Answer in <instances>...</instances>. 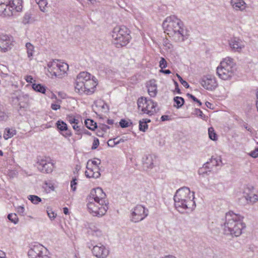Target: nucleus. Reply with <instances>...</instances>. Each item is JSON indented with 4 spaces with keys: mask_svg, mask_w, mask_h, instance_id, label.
<instances>
[{
    "mask_svg": "<svg viewBox=\"0 0 258 258\" xmlns=\"http://www.w3.org/2000/svg\"><path fill=\"white\" fill-rule=\"evenodd\" d=\"M48 72L52 75L58 78H62L67 73L69 66L66 63L53 61L48 64Z\"/></svg>",
    "mask_w": 258,
    "mask_h": 258,
    "instance_id": "6e6552de",
    "label": "nucleus"
},
{
    "mask_svg": "<svg viewBox=\"0 0 258 258\" xmlns=\"http://www.w3.org/2000/svg\"><path fill=\"white\" fill-rule=\"evenodd\" d=\"M221 226L223 233L225 235L237 237L242 234L241 216L233 212L226 214L224 223Z\"/></svg>",
    "mask_w": 258,
    "mask_h": 258,
    "instance_id": "7ed1b4c3",
    "label": "nucleus"
},
{
    "mask_svg": "<svg viewBox=\"0 0 258 258\" xmlns=\"http://www.w3.org/2000/svg\"><path fill=\"white\" fill-rule=\"evenodd\" d=\"M28 254L30 258H49L47 248L38 243L31 246Z\"/></svg>",
    "mask_w": 258,
    "mask_h": 258,
    "instance_id": "9d476101",
    "label": "nucleus"
},
{
    "mask_svg": "<svg viewBox=\"0 0 258 258\" xmlns=\"http://www.w3.org/2000/svg\"><path fill=\"white\" fill-rule=\"evenodd\" d=\"M195 193L191 192L189 188L187 187H183L178 189L175 195L174 196L175 199L187 200L186 202L188 203L189 205L192 203V201H194L195 199Z\"/></svg>",
    "mask_w": 258,
    "mask_h": 258,
    "instance_id": "4468645a",
    "label": "nucleus"
},
{
    "mask_svg": "<svg viewBox=\"0 0 258 258\" xmlns=\"http://www.w3.org/2000/svg\"><path fill=\"white\" fill-rule=\"evenodd\" d=\"M148 94L151 97H155L157 93V86L155 80L150 81L147 84Z\"/></svg>",
    "mask_w": 258,
    "mask_h": 258,
    "instance_id": "b1692460",
    "label": "nucleus"
},
{
    "mask_svg": "<svg viewBox=\"0 0 258 258\" xmlns=\"http://www.w3.org/2000/svg\"><path fill=\"white\" fill-rule=\"evenodd\" d=\"M71 188L72 191H75L77 188V182L76 178H74L71 181Z\"/></svg>",
    "mask_w": 258,
    "mask_h": 258,
    "instance_id": "8fccbe9b",
    "label": "nucleus"
},
{
    "mask_svg": "<svg viewBox=\"0 0 258 258\" xmlns=\"http://www.w3.org/2000/svg\"><path fill=\"white\" fill-rule=\"evenodd\" d=\"M208 134L210 139L213 141H216L217 139V135L214 132L213 127H211L208 129Z\"/></svg>",
    "mask_w": 258,
    "mask_h": 258,
    "instance_id": "58836bf2",
    "label": "nucleus"
},
{
    "mask_svg": "<svg viewBox=\"0 0 258 258\" xmlns=\"http://www.w3.org/2000/svg\"><path fill=\"white\" fill-rule=\"evenodd\" d=\"M148 128V125L146 124V121H143L140 120L139 121V130L141 131L145 132Z\"/></svg>",
    "mask_w": 258,
    "mask_h": 258,
    "instance_id": "37998d69",
    "label": "nucleus"
},
{
    "mask_svg": "<svg viewBox=\"0 0 258 258\" xmlns=\"http://www.w3.org/2000/svg\"><path fill=\"white\" fill-rule=\"evenodd\" d=\"M130 30L125 26L115 27L111 33L112 42L116 47L125 46L131 37Z\"/></svg>",
    "mask_w": 258,
    "mask_h": 258,
    "instance_id": "39448f33",
    "label": "nucleus"
},
{
    "mask_svg": "<svg viewBox=\"0 0 258 258\" xmlns=\"http://www.w3.org/2000/svg\"><path fill=\"white\" fill-rule=\"evenodd\" d=\"M100 110L102 111L106 112L108 110V107L107 105L104 102V105H101Z\"/></svg>",
    "mask_w": 258,
    "mask_h": 258,
    "instance_id": "680f3d73",
    "label": "nucleus"
},
{
    "mask_svg": "<svg viewBox=\"0 0 258 258\" xmlns=\"http://www.w3.org/2000/svg\"><path fill=\"white\" fill-rule=\"evenodd\" d=\"M87 208L89 212L93 216L101 217L104 215L107 212L108 207V202H101L97 201H94L87 199Z\"/></svg>",
    "mask_w": 258,
    "mask_h": 258,
    "instance_id": "0eeeda50",
    "label": "nucleus"
},
{
    "mask_svg": "<svg viewBox=\"0 0 258 258\" xmlns=\"http://www.w3.org/2000/svg\"><path fill=\"white\" fill-rule=\"evenodd\" d=\"M16 134V131L14 128H6L5 130L3 137L5 140H8L12 138Z\"/></svg>",
    "mask_w": 258,
    "mask_h": 258,
    "instance_id": "cd10ccee",
    "label": "nucleus"
},
{
    "mask_svg": "<svg viewBox=\"0 0 258 258\" xmlns=\"http://www.w3.org/2000/svg\"><path fill=\"white\" fill-rule=\"evenodd\" d=\"M100 163L101 161L99 159H97V160L90 161V167H92L94 168H95L96 167L97 168H99L98 166L99 164H100Z\"/></svg>",
    "mask_w": 258,
    "mask_h": 258,
    "instance_id": "49530a36",
    "label": "nucleus"
},
{
    "mask_svg": "<svg viewBox=\"0 0 258 258\" xmlns=\"http://www.w3.org/2000/svg\"><path fill=\"white\" fill-rule=\"evenodd\" d=\"M200 82L204 88L211 91L215 90L218 86L216 77L212 75L203 76Z\"/></svg>",
    "mask_w": 258,
    "mask_h": 258,
    "instance_id": "ddd939ff",
    "label": "nucleus"
},
{
    "mask_svg": "<svg viewBox=\"0 0 258 258\" xmlns=\"http://www.w3.org/2000/svg\"><path fill=\"white\" fill-rule=\"evenodd\" d=\"M132 124L130 121H127L124 119H121L119 121V125L122 128H125L130 126Z\"/></svg>",
    "mask_w": 258,
    "mask_h": 258,
    "instance_id": "79ce46f5",
    "label": "nucleus"
},
{
    "mask_svg": "<svg viewBox=\"0 0 258 258\" xmlns=\"http://www.w3.org/2000/svg\"><path fill=\"white\" fill-rule=\"evenodd\" d=\"M92 251L93 255L98 258H105L109 254V250L101 243L94 246Z\"/></svg>",
    "mask_w": 258,
    "mask_h": 258,
    "instance_id": "f3484780",
    "label": "nucleus"
},
{
    "mask_svg": "<svg viewBox=\"0 0 258 258\" xmlns=\"http://www.w3.org/2000/svg\"><path fill=\"white\" fill-rule=\"evenodd\" d=\"M8 218L10 221H11L12 222L14 223L15 224L18 222V218L16 214H9L8 215Z\"/></svg>",
    "mask_w": 258,
    "mask_h": 258,
    "instance_id": "a19ab883",
    "label": "nucleus"
},
{
    "mask_svg": "<svg viewBox=\"0 0 258 258\" xmlns=\"http://www.w3.org/2000/svg\"><path fill=\"white\" fill-rule=\"evenodd\" d=\"M167 67V63L164 58L161 57L159 61V67L161 69L165 68Z\"/></svg>",
    "mask_w": 258,
    "mask_h": 258,
    "instance_id": "de8ad7c7",
    "label": "nucleus"
},
{
    "mask_svg": "<svg viewBox=\"0 0 258 258\" xmlns=\"http://www.w3.org/2000/svg\"><path fill=\"white\" fill-rule=\"evenodd\" d=\"M230 4L235 11H241L242 0H230Z\"/></svg>",
    "mask_w": 258,
    "mask_h": 258,
    "instance_id": "7c9ffc66",
    "label": "nucleus"
},
{
    "mask_svg": "<svg viewBox=\"0 0 258 258\" xmlns=\"http://www.w3.org/2000/svg\"><path fill=\"white\" fill-rule=\"evenodd\" d=\"M94 105L96 107L100 109L101 105H104V102L103 100H98L94 102Z\"/></svg>",
    "mask_w": 258,
    "mask_h": 258,
    "instance_id": "864d4df0",
    "label": "nucleus"
},
{
    "mask_svg": "<svg viewBox=\"0 0 258 258\" xmlns=\"http://www.w3.org/2000/svg\"><path fill=\"white\" fill-rule=\"evenodd\" d=\"M216 71L219 78L223 80H229L234 75L236 63L232 58L227 57L221 61Z\"/></svg>",
    "mask_w": 258,
    "mask_h": 258,
    "instance_id": "20e7f679",
    "label": "nucleus"
},
{
    "mask_svg": "<svg viewBox=\"0 0 258 258\" xmlns=\"http://www.w3.org/2000/svg\"><path fill=\"white\" fill-rule=\"evenodd\" d=\"M195 114L203 119H205L206 116L200 109H196Z\"/></svg>",
    "mask_w": 258,
    "mask_h": 258,
    "instance_id": "a18cd8bd",
    "label": "nucleus"
},
{
    "mask_svg": "<svg viewBox=\"0 0 258 258\" xmlns=\"http://www.w3.org/2000/svg\"><path fill=\"white\" fill-rule=\"evenodd\" d=\"M162 26L165 33L175 42H183L189 37V32L183 22L175 15L167 17Z\"/></svg>",
    "mask_w": 258,
    "mask_h": 258,
    "instance_id": "f257e3e1",
    "label": "nucleus"
},
{
    "mask_svg": "<svg viewBox=\"0 0 258 258\" xmlns=\"http://www.w3.org/2000/svg\"><path fill=\"white\" fill-rule=\"evenodd\" d=\"M152 104L153 105V106L151 105L148 106L147 107H146L147 111L143 112V113H145L151 116L156 113L157 112L156 108L157 107V103L153 100Z\"/></svg>",
    "mask_w": 258,
    "mask_h": 258,
    "instance_id": "bb28decb",
    "label": "nucleus"
},
{
    "mask_svg": "<svg viewBox=\"0 0 258 258\" xmlns=\"http://www.w3.org/2000/svg\"><path fill=\"white\" fill-rule=\"evenodd\" d=\"M15 45L12 36L6 34L0 35V51L7 52L11 50Z\"/></svg>",
    "mask_w": 258,
    "mask_h": 258,
    "instance_id": "2eb2a0df",
    "label": "nucleus"
},
{
    "mask_svg": "<svg viewBox=\"0 0 258 258\" xmlns=\"http://www.w3.org/2000/svg\"><path fill=\"white\" fill-rule=\"evenodd\" d=\"M117 138H114L113 139H110L107 142V144L109 146L113 147L116 145V140Z\"/></svg>",
    "mask_w": 258,
    "mask_h": 258,
    "instance_id": "6e6d98bb",
    "label": "nucleus"
},
{
    "mask_svg": "<svg viewBox=\"0 0 258 258\" xmlns=\"http://www.w3.org/2000/svg\"><path fill=\"white\" fill-rule=\"evenodd\" d=\"M26 81L28 83H32L33 81V77L30 75H27L25 77Z\"/></svg>",
    "mask_w": 258,
    "mask_h": 258,
    "instance_id": "052dcab7",
    "label": "nucleus"
},
{
    "mask_svg": "<svg viewBox=\"0 0 258 258\" xmlns=\"http://www.w3.org/2000/svg\"><path fill=\"white\" fill-rule=\"evenodd\" d=\"M60 107V105L55 103H52L51 105V109L54 110H57V109H59Z\"/></svg>",
    "mask_w": 258,
    "mask_h": 258,
    "instance_id": "bf43d9fd",
    "label": "nucleus"
},
{
    "mask_svg": "<svg viewBox=\"0 0 258 258\" xmlns=\"http://www.w3.org/2000/svg\"><path fill=\"white\" fill-rule=\"evenodd\" d=\"M31 17V15L29 13H26L23 18V23L24 24H27L30 22Z\"/></svg>",
    "mask_w": 258,
    "mask_h": 258,
    "instance_id": "3c124183",
    "label": "nucleus"
},
{
    "mask_svg": "<svg viewBox=\"0 0 258 258\" xmlns=\"http://www.w3.org/2000/svg\"><path fill=\"white\" fill-rule=\"evenodd\" d=\"M106 194L100 187H97L91 190L87 199H90L94 201H99L101 202H107L106 200Z\"/></svg>",
    "mask_w": 258,
    "mask_h": 258,
    "instance_id": "dca6fc26",
    "label": "nucleus"
},
{
    "mask_svg": "<svg viewBox=\"0 0 258 258\" xmlns=\"http://www.w3.org/2000/svg\"><path fill=\"white\" fill-rule=\"evenodd\" d=\"M85 124L87 128L94 130L97 127V124L92 119H87L85 121Z\"/></svg>",
    "mask_w": 258,
    "mask_h": 258,
    "instance_id": "473e14b6",
    "label": "nucleus"
},
{
    "mask_svg": "<svg viewBox=\"0 0 258 258\" xmlns=\"http://www.w3.org/2000/svg\"><path fill=\"white\" fill-rule=\"evenodd\" d=\"M163 44L165 49L167 51L169 52H171L172 51L173 48V45L170 42V41L168 39H164Z\"/></svg>",
    "mask_w": 258,
    "mask_h": 258,
    "instance_id": "f704fd0d",
    "label": "nucleus"
},
{
    "mask_svg": "<svg viewBox=\"0 0 258 258\" xmlns=\"http://www.w3.org/2000/svg\"><path fill=\"white\" fill-rule=\"evenodd\" d=\"M221 164L222 160L220 157L216 158L212 157L209 161L204 164L202 170L207 169H209L208 171H203V173H207L208 172L211 171V169H212L214 167L219 166Z\"/></svg>",
    "mask_w": 258,
    "mask_h": 258,
    "instance_id": "6ab92c4d",
    "label": "nucleus"
},
{
    "mask_svg": "<svg viewBox=\"0 0 258 258\" xmlns=\"http://www.w3.org/2000/svg\"><path fill=\"white\" fill-rule=\"evenodd\" d=\"M25 47L26 49L27 56L29 60H31L33 58V54L34 52V47L30 42L26 43L25 44Z\"/></svg>",
    "mask_w": 258,
    "mask_h": 258,
    "instance_id": "a878e982",
    "label": "nucleus"
},
{
    "mask_svg": "<svg viewBox=\"0 0 258 258\" xmlns=\"http://www.w3.org/2000/svg\"><path fill=\"white\" fill-rule=\"evenodd\" d=\"M244 112L245 114V120L247 122L252 121L255 116L254 110L252 108V102H247L245 104Z\"/></svg>",
    "mask_w": 258,
    "mask_h": 258,
    "instance_id": "412c9836",
    "label": "nucleus"
},
{
    "mask_svg": "<svg viewBox=\"0 0 258 258\" xmlns=\"http://www.w3.org/2000/svg\"><path fill=\"white\" fill-rule=\"evenodd\" d=\"M174 206L176 209L180 213H185L192 211L196 207V203L192 201L191 205L188 204L187 200L174 198Z\"/></svg>",
    "mask_w": 258,
    "mask_h": 258,
    "instance_id": "9b49d317",
    "label": "nucleus"
},
{
    "mask_svg": "<svg viewBox=\"0 0 258 258\" xmlns=\"http://www.w3.org/2000/svg\"><path fill=\"white\" fill-rule=\"evenodd\" d=\"M56 125L63 136L66 138L72 136V132L70 130L68 129V125L66 122L59 120L56 122Z\"/></svg>",
    "mask_w": 258,
    "mask_h": 258,
    "instance_id": "aec40b11",
    "label": "nucleus"
},
{
    "mask_svg": "<svg viewBox=\"0 0 258 258\" xmlns=\"http://www.w3.org/2000/svg\"><path fill=\"white\" fill-rule=\"evenodd\" d=\"M187 96L190 98L191 99H192V100L195 102L198 101V99L195 97L194 96V95H192V94H187Z\"/></svg>",
    "mask_w": 258,
    "mask_h": 258,
    "instance_id": "0e129e2a",
    "label": "nucleus"
},
{
    "mask_svg": "<svg viewBox=\"0 0 258 258\" xmlns=\"http://www.w3.org/2000/svg\"><path fill=\"white\" fill-rule=\"evenodd\" d=\"M8 117V114L0 109V121H6L7 120Z\"/></svg>",
    "mask_w": 258,
    "mask_h": 258,
    "instance_id": "c03bdc74",
    "label": "nucleus"
},
{
    "mask_svg": "<svg viewBox=\"0 0 258 258\" xmlns=\"http://www.w3.org/2000/svg\"><path fill=\"white\" fill-rule=\"evenodd\" d=\"M32 87L33 89L36 92H40L43 94L45 93V87L40 84H33Z\"/></svg>",
    "mask_w": 258,
    "mask_h": 258,
    "instance_id": "2f4dec72",
    "label": "nucleus"
},
{
    "mask_svg": "<svg viewBox=\"0 0 258 258\" xmlns=\"http://www.w3.org/2000/svg\"><path fill=\"white\" fill-rule=\"evenodd\" d=\"M68 121L69 122L73 125V124L76 123V124H79L80 121L79 119H76L73 116H69L68 117Z\"/></svg>",
    "mask_w": 258,
    "mask_h": 258,
    "instance_id": "09e8293b",
    "label": "nucleus"
},
{
    "mask_svg": "<svg viewBox=\"0 0 258 258\" xmlns=\"http://www.w3.org/2000/svg\"><path fill=\"white\" fill-rule=\"evenodd\" d=\"M37 166L41 172L49 173L53 170V163L49 157H42L37 159Z\"/></svg>",
    "mask_w": 258,
    "mask_h": 258,
    "instance_id": "f8f14e48",
    "label": "nucleus"
},
{
    "mask_svg": "<svg viewBox=\"0 0 258 258\" xmlns=\"http://www.w3.org/2000/svg\"><path fill=\"white\" fill-rule=\"evenodd\" d=\"M181 84L186 88H188L189 87V85H188L187 82L184 80L182 81V82L181 83Z\"/></svg>",
    "mask_w": 258,
    "mask_h": 258,
    "instance_id": "69168bd1",
    "label": "nucleus"
},
{
    "mask_svg": "<svg viewBox=\"0 0 258 258\" xmlns=\"http://www.w3.org/2000/svg\"><path fill=\"white\" fill-rule=\"evenodd\" d=\"M17 213L21 216H24L25 208L23 206H19L17 208Z\"/></svg>",
    "mask_w": 258,
    "mask_h": 258,
    "instance_id": "603ef678",
    "label": "nucleus"
},
{
    "mask_svg": "<svg viewBox=\"0 0 258 258\" xmlns=\"http://www.w3.org/2000/svg\"><path fill=\"white\" fill-rule=\"evenodd\" d=\"M244 197L248 204H253L258 201V197L253 194H248Z\"/></svg>",
    "mask_w": 258,
    "mask_h": 258,
    "instance_id": "c85d7f7f",
    "label": "nucleus"
},
{
    "mask_svg": "<svg viewBox=\"0 0 258 258\" xmlns=\"http://www.w3.org/2000/svg\"><path fill=\"white\" fill-rule=\"evenodd\" d=\"M149 214L148 210L141 205H138L131 211L130 220L137 223L143 220Z\"/></svg>",
    "mask_w": 258,
    "mask_h": 258,
    "instance_id": "1a4fd4ad",
    "label": "nucleus"
},
{
    "mask_svg": "<svg viewBox=\"0 0 258 258\" xmlns=\"http://www.w3.org/2000/svg\"><path fill=\"white\" fill-rule=\"evenodd\" d=\"M161 119L162 121H166L169 120V116L168 115H162L161 117Z\"/></svg>",
    "mask_w": 258,
    "mask_h": 258,
    "instance_id": "338daca9",
    "label": "nucleus"
},
{
    "mask_svg": "<svg viewBox=\"0 0 258 258\" xmlns=\"http://www.w3.org/2000/svg\"><path fill=\"white\" fill-rule=\"evenodd\" d=\"M230 50L240 53L242 50V41L239 37H233L229 40Z\"/></svg>",
    "mask_w": 258,
    "mask_h": 258,
    "instance_id": "a211bd4d",
    "label": "nucleus"
},
{
    "mask_svg": "<svg viewBox=\"0 0 258 258\" xmlns=\"http://www.w3.org/2000/svg\"><path fill=\"white\" fill-rule=\"evenodd\" d=\"M174 101L176 103L177 108L181 107L184 102L183 98L178 96L174 97Z\"/></svg>",
    "mask_w": 258,
    "mask_h": 258,
    "instance_id": "ea45409f",
    "label": "nucleus"
},
{
    "mask_svg": "<svg viewBox=\"0 0 258 258\" xmlns=\"http://www.w3.org/2000/svg\"><path fill=\"white\" fill-rule=\"evenodd\" d=\"M90 161H89L87 163V170L85 172V175L88 178L92 177L94 178H97L99 177L100 176V173L99 171V168H97L96 167L95 168H94V169H95V172H93V169H92V167H90Z\"/></svg>",
    "mask_w": 258,
    "mask_h": 258,
    "instance_id": "5701e85b",
    "label": "nucleus"
},
{
    "mask_svg": "<svg viewBox=\"0 0 258 258\" xmlns=\"http://www.w3.org/2000/svg\"><path fill=\"white\" fill-rule=\"evenodd\" d=\"M23 0H0V15L11 16L14 11L19 12L22 9Z\"/></svg>",
    "mask_w": 258,
    "mask_h": 258,
    "instance_id": "423d86ee",
    "label": "nucleus"
},
{
    "mask_svg": "<svg viewBox=\"0 0 258 258\" xmlns=\"http://www.w3.org/2000/svg\"><path fill=\"white\" fill-rule=\"evenodd\" d=\"M92 234L96 237H99L102 235V231L97 227L93 226L90 228Z\"/></svg>",
    "mask_w": 258,
    "mask_h": 258,
    "instance_id": "e433bc0d",
    "label": "nucleus"
},
{
    "mask_svg": "<svg viewBox=\"0 0 258 258\" xmlns=\"http://www.w3.org/2000/svg\"><path fill=\"white\" fill-rule=\"evenodd\" d=\"M43 188L46 193H49L54 190L53 183L50 181H45L42 186Z\"/></svg>",
    "mask_w": 258,
    "mask_h": 258,
    "instance_id": "c756f323",
    "label": "nucleus"
},
{
    "mask_svg": "<svg viewBox=\"0 0 258 258\" xmlns=\"http://www.w3.org/2000/svg\"><path fill=\"white\" fill-rule=\"evenodd\" d=\"M47 213L48 215V216L51 220H53L55 217L56 214H55L52 210H48L47 211Z\"/></svg>",
    "mask_w": 258,
    "mask_h": 258,
    "instance_id": "5fc2aeb1",
    "label": "nucleus"
},
{
    "mask_svg": "<svg viewBox=\"0 0 258 258\" xmlns=\"http://www.w3.org/2000/svg\"><path fill=\"white\" fill-rule=\"evenodd\" d=\"M160 72L165 74H170L171 73V71L169 70H163V69H161Z\"/></svg>",
    "mask_w": 258,
    "mask_h": 258,
    "instance_id": "e2e57ef3",
    "label": "nucleus"
},
{
    "mask_svg": "<svg viewBox=\"0 0 258 258\" xmlns=\"http://www.w3.org/2000/svg\"><path fill=\"white\" fill-rule=\"evenodd\" d=\"M153 100L151 99H147L146 97H141L138 99L137 104H138V108L139 110H141L142 113L147 111V108L148 106H150V105L153 106L152 104Z\"/></svg>",
    "mask_w": 258,
    "mask_h": 258,
    "instance_id": "4be33fe9",
    "label": "nucleus"
},
{
    "mask_svg": "<svg viewBox=\"0 0 258 258\" xmlns=\"http://www.w3.org/2000/svg\"><path fill=\"white\" fill-rule=\"evenodd\" d=\"M249 155L253 157L256 158L258 157V147L256 148L253 151H251Z\"/></svg>",
    "mask_w": 258,
    "mask_h": 258,
    "instance_id": "13d9d810",
    "label": "nucleus"
},
{
    "mask_svg": "<svg viewBox=\"0 0 258 258\" xmlns=\"http://www.w3.org/2000/svg\"><path fill=\"white\" fill-rule=\"evenodd\" d=\"M35 1L38 5L40 10L42 12H45V7L47 5V0H35Z\"/></svg>",
    "mask_w": 258,
    "mask_h": 258,
    "instance_id": "c9c22d12",
    "label": "nucleus"
},
{
    "mask_svg": "<svg viewBox=\"0 0 258 258\" xmlns=\"http://www.w3.org/2000/svg\"><path fill=\"white\" fill-rule=\"evenodd\" d=\"M99 145V141L97 138H95L93 141V145L92 146V149H96Z\"/></svg>",
    "mask_w": 258,
    "mask_h": 258,
    "instance_id": "4d7b16f0",
    "label": "nucleus"
},
{
    "mask_svg": "<svg viewBox=\"0 0 258 258\" xmlns=\"http://www.w3.org/2000/svg\"><path fill=\"white\" fill-rule=\"evenodd\" d=\"M96 78H91V75L86 72H82L77 76L75 83V91L82 95H91L95 91L97 85Z\"/></svg>",
    "mask_w": 258,
    "mask_h": 258,
    "instance_id": "f03ea898",
    "label": "nucleus"
},
{
    "mask_svg": "<svg viewBox=\"0 0 258 258\" xmlns=\"http://www.w3.org/2000/svg\"><path fill=\"white\" fill-rule=\"evenodd\" d=\"M143 168L145 170L152 169L153 167V159L152 155H146L143 158Z\"/></svg>",
    "mask_w": 258,
    "mask_h": 258,
    "instance_id": "393cba45",
    "label": "nucleus"
},
{
    "mask_svg": "<svg viewBox=\"0 0 258 258\" xmlns=\"http://www.w3.org/2000/svg\"><path fill=\"white\" fill-rule=\"evenodd\" d=\"M28 199L34 204H37L41 201V198L35 195H30Z\"/></svg>",
    "mask_w": 258,
    "mask_h": 258,
    "instance_id": "4c0bfd02",
    "label": "nucleus"
},
{
    "mask_svg": "<svg viewBox=\"0 0 258 258\" xmlns=\"http://www.w3.org/2000/svg\"><path fill=\"white\" fill-rule=\"evenodd\" d=\"M0 258H7L6 253L2 250H0Z\"/></svg>",
    "mask_w": 258,
    "mask_h": 258,
    "instance_id": "774afa93",
    "label": "nucleus"
},
{
    "mask_svg": "<svg viewBox=\"0 0 258 258\" xmlns=\"http://www.w3.org/2000/svg\"><path fill=\"white\" fill-rule=\"evenodd\" d=\"M73 129L76 131V134L81 135L83 133L84 126L81 123L79 124H74L72 125Z\"/></svg>",
    "mask_w": 258,
    "mask_h": 258,
    "instance_id": "72a5a7b5",
    "label": "nucleus"
}]
</instances>
